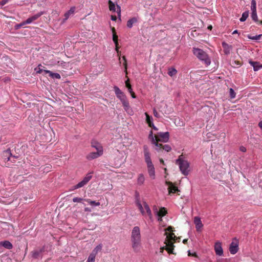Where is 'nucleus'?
<instances>
[{
    "label": "nucleus",
    "instance_id": "10",
    "mask_svg": "<svg viewBox=\"0 0 262 262\" xmlns=\"http://www.w3.org/2000/svg\"><path fill=\"white\" fill-rule=\"evenodd\" d=\"M214 251L216 254L218 256H222L223 254V250L222 247V243L220 242H216L214 245Z\"/></svg>",
    "mask_w": 262,
    "mask_h": 262
},
{
    "label": "nucleus",
    "instance_id": "7",
    "mask_svg": "<svg viewBox=\"0 0 262 262\" xmlns=\"http://www.w3.org/2000/svg\"><path fill=\"white\" fill-rule=\"evenodd\" d=\"M143 152L144 155L145 161L147 164H150L152 163L151 159L150 158V154L148 149V147L147 145H144L143 146Z\"/></svg>",
    "mask_w": 262,
    "mask_h": 262
},
{
    "label": "nucleus",
    "instance_id": "50",
    "mask_svg": "<svg viewBox=\"0 0 262 262\" xmlns=\"http://www.w3.org/2000/svg\"><path fill=\"white\" fill-rule=\"evenodd\" d=\"M153 112H154V115L156 117H157V118L160 117V115L159 114V113L157 112V111L155 109H154Z\"/></svg>",
    "mask_w": 262,
    "mask_h": 262
},
{
    "label": "nucleus",
    "instance_id": "9",
    "mask_svg": "<svg viewBox=\"0 0 262 262\" xmlns=\"http://www.w3.org/2000/svg\"><path fill=\"white\" fill-rule=\"evenodd\" d=\"M194 223L195 226L196 230L198 232H201L203 227V224L199 216H195L194 217Z\"/></svg>",
    "mask_w": 262,
    "mask_h": 262
},
{
    "label": "nucleus",
    "instance_id": "30",
    "mask_svg": "<svg viewBox=\"0 0 262 262\" xmlns=\"http://www.w3.org/2000/svg\"><path fill=\"white\" fill-rule=\"evenodd\" d=\"M93 173V172L92 171L90 173H88L85 177L83 179L82 181L85 183L86 184H87L89 181L92 179V174Z\"/></svg>",
    "mask_w": 262,
    "mask_h": 262
},
{
    "label": "nucleus",
    "instance_id": "55",
    "mask_svg": "<svg viewBox=\"0 0 262 262\" xmlns=\"http://www.w3.org/2000/svg\"><path fill=\"white\" fill-rule=\"evenodd\" d=\"M130 94H131V96H132V97L133 98H136V95L134 93V92L133 91L132 93H129Z\"/></svg>",
    "mask_w": 262,
    "mask_h": 262
},
{
    "label": "nucleus",
    "instance_id": "53",
    "mask_svg": "<svg viewBox=\"0 0 262 262\" xmlns=\"http://www.w3.org/2000/svg\"><path fill=\"white\" fill-rule=\"evenodd\" d=\"M111 19L113 21H116L117 19V17L115 15H112Z\"/></svg>",
    "mask_w": 262,
    "mask_h": 262
},
{
    "label": "nucleus",
    "instance_id": "26",
    "mask_svg": "<svg viewBox=\"0 0 262 262\" xmlns=\"http://www.w3.org/2000/svg\"><path fill=\"white\" fill-rule=\"evenodd\" d=\"M92 146L95 148L97 150V151H99L100 150H101V153L103 154V147L99 143L97 142H93L92 144Z\"/></svg>",
    "mask_w": 262,
    "mask_h": 262
},
{
    "label": "nucleus",
    "instance_id": "25",
    "mask_svg": "<svg viewBox=\"0 0 262 262\" xmlns=\"http://www.w3.org/2000/svg\"><path fill=\"white\" fill-rule=\"evenodd\" d=\"M44 71L45 73H48L49 74V76L53 78L59 79L61 78L60 74L58 73H53L52 72H51L49 70H45Z\"/></svg>",
    "mask_w": 262,
    "mask_h": 262
},
{
    "label": "nucleus",
    "instance_id": "57",
    "mask_svg": "<svg viewBox=\"0 0 262 262\" xmlns=\"http://www.w3.org/2000/svg\"><path fill=\"white\" fill-rule=\"evenodd\" d=\"M151 127H152V128H153V129H155V130H158L157 127H156L154 125V124H153V125H151Z\"/></svg>",
    "mask_w": 262,
    "mask_h": 262
},
{
    "label": "nucleus",
    "instance_id": "63",
    "mask_svg": "<svg viewBox=\"0 0 262 262\" xmlns=\"http://www.w3.org/2000/svg\"><path fill=\"white\" fill-rule=\"evenodd\" d=\"M191 254H192L191 253L190 251H188V256H191Z\"/></svg>",
    "mask_w": 262,
    "mask_h": 262
},
{
    "label": "nucleus",
    "instance_id": "48",
    "mask_svg": "<svg viewBox=\"0 0 262 262\" xmlns=\"http://www.w3.org/2000/svg\"><path fill=\"white\" fill-rule=\"evenodd\" d=\"M173 229L172 227H171V226L168 227L166 229V232H165V234H166V236H167V235H169V234L167 233V231L172 232V231H173V229Z\"/></svg>",
    "mask_w": 262,
    "mask_h": 262
},
{
    "label": "nucleus",
    "instance_id": "24",
    "mask_svg": "<svg viewBox=\"0 0 262 262\" xmlns=\"http://www.w3.org/2000/svg\"><path fill=\"white\" fill-rule=\"evenodd\" d=\"M138 21L137 18L134 17L129 19L127 22V27L128 28H132L133 25L136 24Z\"/></svg>",
    "mask_w": 262,
    "mask_h": 262
},
{
    "label": "nucleus",
    "instance_id": "29",
    "mask_svg": "<svg viewBox=\"0 0 262 262\" xmlns=\"http://www.w3.org/2000/svg\"><path fill=\"white\" fill-rule=\"evenodd\" d=\"M75 10V7H72L67 12H66L64 14V17H65L64 20L68 19L71 15L73 14L74 13Z\"/></svg>",
    "mask_w": 262,
    "mask_h": 262
},
{
    "label": "nucleus",
    "instance_id": "39",
    "mask_svg": "<svg viewBox=\"0 0 262 262\" xmlns=\"http://www.w3.org/2000/svg\"><path fill=\"white\" fill-rule=\"evenodd\" d=\"M86 184L84 183L82 180L79 182L77 185L74 186V189H78L81 187H83L84 185H85Z\"/></svg>",
    "mask_w": 262,
    "mask_h": 262
},
{
    "label": "nucleus",
    "instance_id": "52",
    "mask_svg": "<svg viewBox=\"0 0 262 262\" xmlns=\"http://www.w3.org/2000/svg\"><path fill=\"white\" fill-rule=\"evenodd\" d=\"M85 212H91V209L89 207H85L84 209Z\"/></svg>",
    "mask_w": 262,
    "mask_h": 262
},
{
    "label": "nucleus",
    "instance_id": "19",
    "mask_svg": "<svg viewBox=\"0 0 262 262\" xmlns=\"http://www.w3.org/2000/svg\"><path fill=\"white\" fill-rule=\"evenodd\" d=\"M166 184L168 186V189L169 193H175L177 191H178V188L174 186L171 182H166Z\"/></svg>",
    "mask_w": 262,
    "mask_h": 262
},
{
    "label": "nucleus",
    "instance_id": "4",
    "mask_svg": "<svg viewBox=\"0 0 262 262\" xmlns=\"http://www.w3.org/2000/svg\"><path fill=\"white\" fill-rule=\"evenodd\" d=\"M193 53L198 59L204 62L207 66L210 64V59L208 57L207 54L203 50L199 48H193Z\"/></svg>",
    "mask_w": 262,
    "mask_h": 262
},
{
    "label": "nucleus",
    "instance_id": "44",
    "mask_svg": "<svg viewBox=\"0 0 262 262\" xmlns=\"http://www.w3.org/2000/svg\"><path fill=\"white\" fill-rule=\"evenodd\" d=\"M27 24L26 23V21H24L23 22H22L21 23H20L19 24H16L15 26H14V28L16 29V30H17V29H19V28H20L21 27H23V26L25 25H27Z\"/></svg>",
    "mask_w": 262,
    "mask_h": 262
},
{
    "label": "nucleus",
    "instance_id": "20",
    "mask_svg": "<svg viewBox=\"0 0 262 262\" xmlns=\"http://www.w3.org/2000/svg\"><path fill=\"white\" fill-rule=\"evenodd\" d=\"M155 149L158 152H159L162 150H164L167 152H168L171 150V148L170 146L168 144H165L164 145L162 144V145H161L160 146H159V147H156Z\"/></svg>",
    "mask_w": 262,
    "mask_h": 262
},
{
    "label": "nucleus",
    "instance_id": "60",
    "mask_svg": "<svg viewBox=\"0 0 262 262\" xmlns=\"http://www.w3.org/2000/svg\"><path fill=\"white\" fill-rule=\"evenodd\" d=\"M238 33V31L237 30H234L233 32H232V34H236V33Z\"/></svg>",
    "mask_w": 262,
    "mask_h": 262
},
{
    "label": "nucleus",
    "instance_id": "34",
    "mask_svg": "<svg viewBox=\"0 0 262 262\" xmlns=\"http://www.w3.org/2000/svg\"><path fill=\"white\" fill-rule=\"evenodd\" d=\"M117 97L119 99L122 103L125 102V101H127L126 97L123 93L117 96Z\"/></svg>",
    "mask_w": 262,
    "mask_h": 262
},
{
    "label": "nucleus",
    "instance_id": "61",
    "mask_svg": "<svg viewBox=\"0 0 262 262\" xmlns=\"http://www.w3.org/2000/svg\"><path fill=\"white\" fill-rule=\"evenodd\" d=\"M187 242V239H184L183 240V243L184 244H186Z\"/></svg>",
    "mask_w": 262,
    "mask_h": 262
},
{
    "label": "nucleus",
    "instance_id": "42",
    "mask_svg": "<svg viewBox=\"0 0 262 262\" xmlns=\"http://www.w3.org/2000/svg\"><path fill=\"white\" fill-rule=\"evenodd\" d=\"M96 256L90 254L88 257V258L86 260V262H95Z\"/></svg>",
    "mask_w": 262,
    "mask_h": 262
},
{
    "label": "nucleus",
    "instance_id": "1",
    "mask_svg": "<svg viewBox=\"0 0 262 262\" xmlns=\"http://www.w3.org/2000/svg\"><path fill=\"white\" fill-rule=\"evenodd\" d=\"M130 242L132 248L135 252L140 251L142 248L141 235L140 229L138 226H135L131 232Z\"/></svg>",
    "mask_w": 262,
    "mask_h": 262
},
{
    "label": "nucleus",
    "instance_id": "17",
    "mask_svg": "<svg viewBox=\"0 0 262 262\" xmlns=\"http://www.w3.org/2000/svg\"><path fill=\"white\" fill-rule=\"evenodd\" d=\"M122 104L123 105L124 110L126 111V112L128 115H133L134 114V112H133L132 108L130 107L128 100L126 101H125V102H124Z\"/></svg>",
    "mask_w": 262,
    "mask_h": 262
},
{
    "label": "nucleus",
    "instance_id": "12",
    "mask_svg": "<svg viewBox=\"0 0 262 262\" xmlns=\"http://www.w3.org/2000/svg\"><path fill=\"white\" fill-rule=\"evenodd\" d=\"M109 9L110 11H116V7L115 4L113 3L111 0L108 1ZM116 12L119 17L121 16V8L119 6H117Z\"/></svg>",
    "mask_w": 262,
    "mask_h": 262
},
{
    "label": "nucleus",
    "instance_id": "58",
    "mask_svg": "<svg viewBox=\"0 0 262 262\" xmlns=\"http://www.w3.org/2000/svg\"><path fill=\"white\" fill-rule=\"evenodd\" d=\"M160 162L162 164H164V161H163V160L162 159H160Z\"/></svg>",
    "mask_w": 262,
    "mask_h": 262
},
{
    "label": "nucleus",
    "instance_id": "28",
    "mask_svg": "<svg viewBox=\"0 0 262 262\" xmlns=\"http://www.w3.org/2000/svg\"><path fill=\"white\" fill-rule=\"evenodd\" d=\"M145 181V178L143 174L140 173L139 174L137 179V183L139 185H143Z\"/></svg>",
    "mask_w": 262,
    "mask_h": 262
},
{
    "label": "nucleus",
    "instance_id": "46",
    "mask_svg": "<svg viewBox=\"0 0 262 262\" xmlns=\"http://www.w3.org/2000/svg\"><path fill=\"white\" fill-rule=\"evenodd\" d=\"M262 36V34H259L258 35H255L251 37H249V38L252 39V40H258L260 38L261 36Z\"/></svg>",
    "mask_w": 262,
    "mask_h": 262
},
{
    "label": "nucleus",
    "instance_id": "51",
    "mask_svg": "<svg viewBox=\"0 0 262 262\" xmlns=\"http://www.w3.org/2000/svg\"><path fill=\"white\" fill-rule=\"evenodd\" d=\"M9 0H3L0 2V5L2 6H3L5 4H6Z\"/></svg>",
    "mask_w": 262,
    "mask_h": 262
},
{
    "label": "nucleus",
    "instance_id": "16",
    "mask_svg": "<svg viewBox=\"0 0 262 262\" xmlns=\"http://www.w3.org/2000/svg\"><path fill=\"white\" fill-rule=\"evenodd\" d=\"M122 104L123 105L124 110L126 111V112L128 115H133L134 114V112H133L132 108L130 107L128 100L126 101H125V102H124Z\"/></svg>",
    "mask_w": 262,
    "mask_h": 262
},
{
    "label": "nucleus",
    "instance_id": "6",
    "mask_svg": "<svg viewBox=\"0 0 262 262\" xmlns=\"http://www.w3.org/2000/svg\"><path fill=\"white\" fill-rule=\"evenodd\" d=\"M157 138L158 143L159 142H167L169 139V133L168 132H159L157 135Z\"/></svg>",
    "mask_w": 262,
    "mask_h": 262
},
{
    "label": "nucleus",
    "instance_id": "14",
    "mask_svg": "<svg viewBox=\"0 0 262 262\" xmlns=\"http://www.w3.org/2000/svg\"><path fill=\"white\" fill-rule=\"evenodd\" d=\"M102 154H103L101 153V150H100L99 151L92 152L89 153L86 156V159H88L89 160H91L99 157L100 156L102 155Z\"/></svg>",
    "mask_w": 262,
    "mask_h": 262
},
{
    "label": "nucleus",
    "instance_id": "18",
    "mask_svg": "<svg viewBox=\"0 0 262 262\" xmlns=\"http://www.w3.org/2000/svg\"><path fill=\"white\" fill-rule=\"evenodd\" d=\"M43 14V12H40L34 15L33 16L28 18L26 20V23H27V24H30L32 23L33 21L37 19Z\"/></svg>",
    "mask_w": 262,
    "mask_h": 262
},
{
    "label": "nucleus",
    "instance_id": "41",
    "mask_svg": "<svg viewBox=\"0 0 262 262\" xmlns=\"http://www.w3.org/2000/svg\"><path fill=\"white\" fill-rule=\"evenodd\" d=\"M114 89L116 96L123 93V92L117 86H115L114 87Z\"/></svg>",
    "mask_w": 262,
    "mask_h": 262
},
{
    "label": "nucleus",
    "instance_id": "22",
    "mask_svg": "<svg viewBox=\"0 0 262 262\" xmlns=\"http://www.w3.org/2000/svg\"><path fill=\"white\" fill-rule=\"evenodd\" d=\"M222 46L224 49V52L226 54H228L230 53V51L231 50V46L229 45L228 43L225 42H222Z\"/></svg>",
    "mask_w": 262,
    "mask_h": 262
},
{
    "label": "nucleus",
    "instance_id": "2",
    "mask_svg": "<svg viewBox=\"0 0 262 262\" xmlns=\"http://www.w3.org/2000/svg\"><path fill=\"white\" fill-rule=\"evenodd\" d=\"M178 239H179V238L177 237L173 233L167 235L164 242L165 246L160 248V253H163L164 250L165 249L169 253L173 254V242H176Z\"/></svg>",
    "mask_w": 262,
    "mask_h": 262
},
{
    "label": "nucleus",
    "instance_id": "59",
    "mask_svg": "<svg viewBox=\"0 0 262 262\" xmlns=\"http://www.w3.org/2000/svg\"><path fill=\"white\" fill-rule=\"evenodd\" d=\"M191 256H194V257H197V254L196 253H193L191 254Z\"/></svg>",
    "mask_w": 262,
    "mask_h": 262
},
{
    "label": "nucleus",
    "instance_id": "62",
    "mask_svg": "<svg viewBox=\"0 0 262 262\" xmlns=\"http://www.w3.org/2000/svg\"><path fill=\"white\" fill-rule=\"evenodd\" d=\"M212 28V26L210 25L208 27V29H209V30H211Z\"/></svg>",
    "mask_w": 262,
    "mask_h": 262
},
{
    "label": "nucleus",
    "instance_id": "33",
    "mask_svg": "<svg viewBox=\"0 0 262 262\" xmlns=\"http://www.w3.org/2000/svg\"><path fill=\"white\" fill-rule=\"evenodd\" d=\"M112 31H113V40L114 43H115V45L117 46L118 45V36L115 33V30L114 28H112Z\"/></svg>",
    "mask_w": 262,
    "mask_h": 262
},
{
    "label": "nucleus",
    "instance_id": "64",
    "mask_svg": "<svg viewBox=\"0 0 262 262\" xmlns=\"http://www.w3.org/2000/svg\"><path fill=\"white\" fill-rule=\"evenodd\" d=\"M116 50L117 51V52H118V46H116Z\"/></svg>",
    "mask_w": 262,
    "mask_h": 262
},
{
    "label": "nucleus",
    "instance_id": "8",
    "mask_svg": "<svg viewBox=\"0 0 262 262\" xmlns=\"http://www.w3.org/2000/svg\"><path fill=\"white\" fill-rule=\"evenodd\" d=\"M154 211L155 214L158 216L159 221H161L162 217L167 213V211L164 207L161 208L160 210H158L157 208L155 207L154 208Z\"/></svg>",
    "mask_w": 262,
    "mask_h": 262
},
{
    "label": "nucleus",
    "instance_id": "21",
    "mask_svg": "<svg viewBox=\"0 0 262 262\" xmlns=\"http://www.w3.org/2000/svg\"><path fill=\"white\" fill-rule=\"evenodd\" d=\"M102 249V245L101 244H100L98 245L93 250L92 252L90 253L92 255H93L95 256H96L98 253L100 252Z\"/></svg>",
    "mask_w": 262,
    "mask_h": 262
},
{
    "label": "nucleus",
    "instance_id": "31",
    "mask_svg": "<svg viewBox=\"0 0 262 262\" xmlns=\"http://www.w3.org/2000/svg\"><path fill=\"white\" fill-rule=\"evenodd\" d=\"M145 115L146 116V121L147 124H148L149 126H151V125H153L152 123V118L151 117L149 116L147 113H145Z\"/></svg>",
    "mask_w": 262,
    "mask_h": 262
},
{
    "label": "nucleus",
    "instance_id": "13",
    "mask_svg": "<svg viewBox=\"0 0 262 262\" xmlns=\"http://www.w3.org/2000/svg\"><path fill=\"white\" fill-rule=\"evenodd\" d=\"M148 139L151 141V143L152 144L155 145L156 147H159V146H160L161 145H162V144L158 143L157 142V135L154 136L153 133L151 130L149 133Z\"/></svg>",
    "mask_w": 262,
    "mask_h": 262
},
{
    "label": "nucleus",
    "instance_id": "43",
    "mask_svg": "<svg viewBox=\"0 0 262 262\" xmlns=\"http://www.w3.org/2000/svg\"><path fill=\"white\" fill-rule=\"evenodd\" d=\"M251 18L255 21H257L258 20L256 12H251Z\"/></svg>",
    "mask_w": 262,
    "mask_h": 262
},
{
    "label": "nucleus",
    "instance_id": "49",
    "mask_svg": "<svg viewBox=\"0 0 262 262\" xmlns=\"http://www.w3.org/2000/svg\"><path fill=\"white\" fill-rule=\"evenodd\" d=\"M122 58L124 60V62L123 63V65H124V67L125 70V72H126L127 63H126V58H125V56H123Z\"/></svg>",
    "mask_w": 262,
    "mask_h": 262
},
{
    "label": "nucleus",
    "instance_id": "45",
    "mask_svg": "<svg viewBox=\"0 0 262 262\" xmlns=\"http://www.w3.org/2000/svg\"><path fill=\"white\" fill-rule=\"evenodd\" d=\"M229 93H230V96L231 98L233 99L235 97L236 93H235V92L234 91L233 89H232V88L230 89Z\"/></svg>",
    "mask_w": 262,
    "mask_h": 262
},
{
    "label": "nucleus",
    "instance_id": "54",
    "mask_svg": "<svg viewBox=\"0 0 262 262\" xmlns=\"http://www.w3.org/2000/svg\"><path fill=\"white\" fill-rule=\"evenodd\" d=\"M240 150L243 152H245L246 151V148L243 146L241 147Z\"/></svg>",
    "mask_w": 262,
    "mask_h": 262
},
{
    "label": "nucleus",
    "instance_id": "5",
    "mask_svg": "<svg viewBox=\"0 0 262 262\" xmlns=\"http://www.w3.org/2000/svg\"><path fill=\"white\" fill-rule=\"evenodd\" d=\"M136 204L142 215H145L147 214L150 220L152 219V216L151 210L146 202H143L141 203L137 199L136 201Z\"/></svg>",
    "mask_w": 262,
    "mask_h": 262
},
{
    "label": "nucleus",
    "instance_id": "3",
    "mask_svg": "<svg viewBox=\"0 0 262 262\" xmlns=\"http://www.w3.org/2000/svg\"><path fill=\"white\" fill-rule=\"evenodd\" d=\"M176 164L179 166L180 170L184 176H187L190 171L189 163L185 160L183 155L179 157L176 160Z\"/></svg>",
    "mask_w": 262,
    "mask_h": 262
},
{
    "label": "nucleus",
    "instance_id": "40",
    "mask_svg": "<svg viewBox=\"0 0 262 262\" xmlns=\"http://www.w3.org/2000/svg\"><path fill=\"white\" fill-rule=\"evenodd\" d=\"M125 85H126V86L127 87V88L128 89V92L129 93H132L133 90L132 89L131 85L129 83V79H128L125 81Z\"/></svg>",
    "mask_w": 262,
    "mask_h": 262
},
{
    "label": "nucleus",
    "instance_id": "35",
    "mask_svg": "<svg viewBox=\"0 0 262 262\" xmlns=\"http://www.w3.org/2000/svg\"><path fill=\"white\" fill-rule=\"evenodd\" d=\"M41 252V250H35L32 252V256L34 258H37L40 256Z\"/></svg>",
    "mask_w": 262,
    "mask_h": 262
},
{
    "label": "nucleus",
    "instance_id": "11",
    "mask_svg": "<svg viewBox=\"0 0 262 262\" xmlns=\"http://www.w3.org/2000/svg\"><path fill=\"white\" fill-rule=\"evenodd\" d=\"M147 171L149 174V177L152 179H155V170L154 166L152 163L147 164Z\"/></svg>",
    "mask_w": 262,
    "mask_h": 262
},
{
    "label": "nucleus",
    "instance_id": "36",
    "mask_svg": "<svg viewBox=\"0 0 262 262\" xmlns=\"http://www.w3.org/2000/svg\"><path fill=\"white\" fill-rule=\"evenodd\" d=\"M251 10L252 12H256V2L255 0L251 1Z\"/></svg>",
    "mask_w": 262,
    "mask_h": 262
},
{
    "label": "nucleus",
    "instance_id": "38",
    "mask_svg": "<svg viewBox=\"0 0 262 262\" xmlns=\"http://www.w3.org/2000/svg\"><path fill=\"white\" fill-rule=\"evenodd\" d=\"M177 73V71L174 68H170L168 70V74L170 76H173Z\"/></svg>",
    "mask_w": 262,
    "mask_h": 262
},
{
    "label": "nucleus",
    "instance_id": "27",
    "mask_svg": "<svg viewBox=\"0 0 262 262\" xmlns=\"http://www.w3.org/2000/svg\"><path fill=\"white\" fill-rule=\"evenodd\" d=\"M1 244L2 245V246L8 249H11L13 247L12 244L8 241L1 242Z\"/></svg>",
    "mask_w": 262,
    "mask_h": 262
},
{
    "label": "nucleus",
    "instance_id": "56",
    "mask_svg": "<svg viewBox=\"0 0 262 262\" xmlns=\"http://www.w3.org/2000/svg\"><path fill=\"white\" fill-rule=\"evenodd\" d=\"M258 126L262 129V121H260L258 123Z\"/></svg>",
    "mask_w": 262,
    "mask_h": 262
},
{
    "label": "nucleus",
    "instance_id": "23",
    "mask_svg": "<svg viewBox=\"0 0 262 262\" xmlns=\"http://www.w3.org/2000/svg\"><path fill=\"white\" fill-rule=\"evenodd\" d=\"M249 63L253 67V69L255 71H257L259 70L260 68H262V64H260L257 62L250 61Z\"/></svg>",
    "mask_w": 262,
    "mask_h": 262
},
{
    "label": "nucleus",
    "instance_id": "15",
    "mask_svg": "<svg viewBox=\"0 0 262 262\" xmlns=\"http://www.w3.org/2000/svg\"><path fill=\"white\" fill-rule=\"evenodd\" d=\"M238 250V245L237 242H232L229 247V251L231 254H235Z\"/></svg>",
    "mask_w": 262,
    "mask_h": 262
},
{
    "label": "nucleus",
    "instance_id": "37",
    "mask_svg": "<svg viewBox=\"0 0 262 262\" xmlns=\"http://www.w3.org/2000/svg\"><path fill=\"white\" fill-rule=\"evenodd\" d=\"M249 16V12L245 11L242 14L241 18L239 19L241 21H244L246 20Z\"/></svg>",
    "mask_w": 262,
    "mask_h": 262
},
{
    "label": "nucleus",
    "instance_id": "47",
    "mask_svg": "<svg viewBox=\"0 0 262 262\" xmlns=\"http://www.w3.org/2000/svg\"><path fill=\"white\" fill-rule=\"evenodd\" d=\"M83 199L81 198L75 197L73 199V202H81Z\"/></svg>",
    "mask_w": 262,
    "mask_h": 262
},
{
    "label": "nucleus",
    "instance_id": "32",
    "mask_svg": "<svg viewBox=\"0 0 262 262\" xmlns=\"http://www.w3.org/2000/svg\"><path fill=\"white\" fill-rule=\"evenodd\" d=\"M84 200L85 201L87 202L90 205H91L92 206H99L100 204L99 202L92 201L90 199H84Z\"/></svg>",
    "mask_w": 262,
    "mask_h": 262
}]
</instances>
